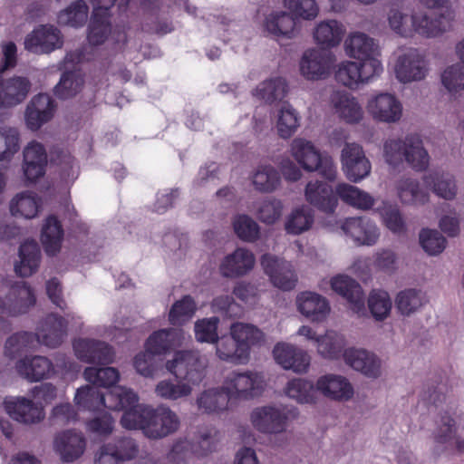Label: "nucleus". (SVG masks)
Returning <instances> with one entry per match:
<instances>
[{
    "label": "nucleus",
    "mask_w": 464,
    "mask_h": 464,
    "mask_svg": "<svg viewBox=\"0 0 464 464\" xmlns=\"http://www.w3.org/2000/svg\"><path fill=\"white\" fill-rule=\"evenodd\" d=\"M304 197L308 203L326 213L332 214L338 206L331 185L321 180H311L304 188Z\"/></svg>",
    "instance_id": "obj_33"
},
{
    "label": "nucleus",
    "mask_w": 464,
    "mask_h": 464,
    "mask_svg": "<svg viewBox=\"0 0 464 464\" xmlns=\"http://www.w3.org/2000/svg\"><path fill=\"white\" fill-rule=\"evenodd\" d=\"M343 51L349 58L383 72L382 48L379 42L368 34L350 32L343 41Z\"/></svg>",
    "instance_id": "obj_6"
},
{
    "label": "nucleus",
    "mask_w": 464,
    "mask_h": 464,
    "mask_svg": "<svg viewBox=\"0 0 464 464\" xmlns=\"http://www.w3.org/2000/svg\"><path fill=\"white\" fill-rule=\"evenodd\" d=\"M267 386L266 376L256 371L232 372L223 382V392L231 401H248L260 397Z\"/></svg>",
    "instance_id": "obj_5"
},
{
    "label": "nucleus",
    "mask_w": 464,
    "mask_h": 464,
    "mask_svg": "<svg viewBox=\"0 0 464 464\" xmlns=\"http://www.w3.org/2000/svg\"><path fill=\"white\" fill-rule=\"evenodd\" d=\"M229 330L232 338L238 343L248 360L251 348L261 346L266 342L264 332L252 324L236 322L229 326Z\"/></svg>",
    "instance_id": "obj_37"
},
{
    "label": "nucleus",
    "mask_w": 464,
    "mask_h": 464,
    "mask_svg": "<svg viewBox=\"0 0 464 464\" xmlns=\"http://www.w3.org/2000/svg\"><path fill=\"white\" fill-rule=\"evenodd\" d=\"M288 417L274 404L255 407L249 413L252 427L260 433L279 434L286 430Z\"/></svg>",
    "instance_id": "obj_12"
},
{
    "label": "nucleus",
    "mask_w": 464,
    "mask_h": 464,
    "mask_svg": "<svg viewBox=\"0 0 464 464\" xmlns=\"http://www.w3.org/2000/svg\"><path fill=\"white\" fill-rule=\"evenodd\" d=\"M32 287L25 282L13 285L5 300H0V318L3 315L16 316L27 313L35 304Z\"/></svg>",
    "instance_id": "obj_17"
},
{
    "label": "nucleus",
    "mask_w": 464,
    "mask_h": 464,
    "mask_svg": "<svg viewBox=\"0 0 464 464\" xmlns=\"http://www.w3.org/2000/svg\"><path fill=\"white\" fill-rule=\"evenodd\" d=\"M346 342L343 334L335 331H326L320 335L316 344L317 353L324 359L337 360L343 357Z\"/></svg>",
    "instance_id": "obj_52"
},
{
    "label": "nucleus",
    "mask_w": 464,
    "mask_h": 464,
    "mask_svg": "<svg viewBox=\"0 0 464 464\" xmlns=\"http://www.w3.org/2000/svg\"><path fill=\"white\" fill-rule=\"evenodd\" d=\"M208 361L198 351H178L165 362L166 370L175 379L165 378L154 387L157 398L178 401L188 398L206 375Z\"/></svg>",
    "instance_id": "obj_1"
},
{
    "label": "nucleus",
    "mask_w": 464,
    "mask_h": 464,
    "mask_svg": "<svg viewBox=\"0 0 464 464\" xmlns=\"http://www.w3.org/2000/svg\"><path fill=\"white\" fill-rule=\"evenodd\" d=\"M221 439L220 432L214 427L200 429L195 440H192L198 459L215 452L220 445Z\"/></svg>",
    "instance_id": "obj_54"
},
{
    "label": "nucleus",
    "mask_w": 464,
    "mask_h": 464,
    "mask_svg": "<svg viewBox=\"0 0 464 464\" xmlns=\"http://www.w3.org/2000/svg\"><path fill=\"white\" fill-rule=\"evenodd\" d=\"M382 72L355 60H343L336 65L334 77L340 84L357 89L360 85L372 82Z\"/></svg>",
    "instance_id": "obj_13"
},
{
    "label": "nucleus",
    "mask_w": 464,
    "mask_h": 464,
    "mask_svg": "<svg viewBox=\"0 0 464 464\" xmlns=\"http://www.w3.org/2000/svg\"><path fill=\"white\" fill-rule=\"evenodd\" d=\"M214 344L216 355L221 361L234 364H246L248 362L238 343L232 338L230 332L228 334L218 336Z\"/></svg>",
    "instance_id": "obj_50"
},
{
    "label": "nucleus",
    "mask_w": 464,
    "mask_h": 464,
    "mask_svg": "<svg viewBox=\"0 0 464 464\" xmlns=\"http://www.w3.org/2000/svg\"><path fill=\"white\" fill-rule=\"evenodd\" d=\"M382 157L385 163L393 169L406 162L415 171H423L430 164V155L421 138L413 133L386 139L382 144Z\"/></svg>",
    "instance_id": "obj_2"
},
{
    "label": "nucleus",
    "mask_w": 464,
    "mask_h": 464,
    "mask_svg": "<svg viewBox=\"0 0 464 464\" xmlns=\"http://www.w3.org/2000/svg\"><path fill=\"white\" fill-rule=\"evenodd\" d=\"M287 91L285 79L281 76H274L260 82L254 90L253 95L270 103L285 98Z\"/></svg>",
    "instance_id": "obj_51"
},
{
    "label": "nucleus",
    "mask_w": 464,
    "mask_h": 464,
    "mask_svg": "<svg viewBox=\"0 0 464 464\" xmlns=\"http://www.w3.org/2000/svg\"><path fill=\"white\" fill-rule=\"evenodd\" d=\"M367 304L372 317L379 322L387 319L392 312V301L388 292L381 289L371 291Z\"/></svg>",
    "instance_id": "obj_59"
},
{
    "label": "nucleus",
    "mask_w": 464,
    "mask_h": 464,
    "mask_svg": "<svg viewBox=\"0 0 464 464\" xmlns=\"http://www.w3.org/2000/svg\"><path fill=\"white\" fill-rule=\"evenodd\" d=\"M344 363L369 379H378L382 373V360L375 353L364 348L348 347L343 351Z\"/></svg>",
    "instance_id": "obj_14"
},
{
    "label": "nucleus",
    "mask_w": 464,
    "mask_h": 464,
    "mask_svg": "<svg viewBox=\"0 0 464 464\" xmlns=\"http://www.w3.org/2000/svg\"><path fill=\"white\" fill-rule=\"evenodd\" d=\"M250 181L254 188L261 193H271L280 185V174L270 164H260L251 173Z\"/></svg>",
    "instance_id": "obj_46"
},
{
    "label": "nucleus",
    "mask_w": 464,
    "mask_h": 464,
    "mask_svg": "<svg viewBox=\"0 0 464 464\" xmlns=\"http://www.w3.org/2000/svg\"><path fill=\"white\" fill-rule=\"evenodd\" d=\"M453 426V420L447 417L438 428L434 435L435 447L438 450H464V440L455 435Z\"/></svg>",
    "instance_id": "obj_57"
},
{
    "label": "nucleus",
    "mask_w": 464,
    "mask_h": 464,
    "mask_svg": "<svg viewBox=\"0 0 464 464\" xmlns=\"http://www.w3.org/2000/svg\"><path fill=\"white\" fill-rule=\"evenodd\" d=\"M111 14L92 13L91 22L88 27V42L92 45L104 44L110 35L118 44H124L127 42V35L123 30L111 31Z\"/></svg>",
    "instance_id": "obj_31"
},
{
    "label": "nucleus",
    "mask_w": 464,
    "mask_h": 464,
    "mask_svg": "<svg viewBox=\"0 0 464 464\" xmlns=\"http://www.w3.org/2000/svg\"><path fill=\"white\" fill-rule=\"evenodd\" d=\"M335 193L344 203L357 209L367 210L374 204V198L368 192L345 182L336 185Z\"/></svg>",
    "instance_id": "obj_49"
},
{
    "label": "nucleus",
    "mask_w": 464,
    "mask_h": 464,
    "mask_svg": "<svg viewBox=\"0 0 464 464\" xmlns=\"http://www.w3.org/2000/svg\"><path fill=\"white\" fill-rule=\"evenodd\" d=\"M396 193L402 204L423 205L429 200V193L424 190L420 182L410 177H403L396 183Z\"/></svg>",
    "instance_id": "obj_45"
},
{
    "label": "nucleus",
    "mask_w": 464,
    "mask_h": 464,
    "mask_svg": "<svg viewBox=\"0 0 464 464\" xmlns=\"http://www.w3.org/2000/svg\"><path fill=\"white\" fill-rule=\"evenodd\" d=\"M424 184L439 198L453 200L458 195V186L453 173L445 169H434L422 178Z\"/></svg>",
    "instance_id": "obj_35"
},
{
    "label": "nucleus",
    "mask_w": 464,
    "mask_h": 464,
    "mask_svg": "<svg viewBox=\"0 0 464 464\" xmlns=\"http://www.w3.org/2000/svg\"><path fill=\"white\" fill-rule=\"evenodd\" d=\"M394 303L398 313L403 316H411L423 306L425 297L420 290L404 289L397 294Z\"/></svg>",
    "instance_id": "obj_55"
},
{
    "label": "nucleus",
    "mask_w": 464,
    "mask_h": 464,
    "mask_svg": "<svg viewBox=\"0 0 464 464\" xmlns=\"http://www.w3.org/2000/svg\"><path fill=\"white\" fill-rule=\"evenodd\" d=\"M29 91V82L24 78L16 77L0 81V106L10 107L20 103Z\"/></svg>",
    "instance_id": "obj_48"
},
{
    "label": "nucleus",
    "mask_w": 464,
    "mask_h": 464,
    "mask_svg": "<svg viewBox=\"0 0 464 464\" xmlns=\"http://www.w3.org/2000/svg\"><path fill=\"white\" fill-rule=\"evenodd\" d=\"M301 116L289 103L282 104L275 115V127L278 136L284 140L291 138L299 129Z\"/></svg>",
    "instance_id": "obj_43"
},
{
    "label": "nucleus",
    "mask_w": 464,
    "mask_h": 464,
    "mask_svg": "<svg viewBox=\"0 0 464 464\" xmlns=\"http://www.w3.org/2000/svg\"><path fill=\"white\" fill-rule=\"evenodd\" d=\"M190 336L180 328H168L153 332L146 340L145 349L156 355L166 354L185 344Z\"/></svg>",
    "instance_id": "obj_27"
},
{
    "label": "nucleus",
    "mask_w": 464,
    "mask_h": 464,
    "mask_svg": "<svg viewBox=\"0 0 464 464\" xmlns=\"http://www.w3.org/2000/svg\"><path fill=\"white\" fill-rule=\"evenodd\" d=\"M327 284H330L334 292L350 303L351 309L354 313H364L363 292L362 286L354 279L346 275H336L329 281L323 280L319 285L320 289L326 290Z\"/></svg>",
    "instance_id": "obj_26"
},
{
    "label": "nucleus",
    "mask_w": 464,
    "mask_h": 464,
    "mask_svg": "<svg viewBox=\"0 0 464 464\" xmlns=\"http://www.w3.org/2000/svg\"><path fill=\"white\" fill-rule=\"evenodd\" d=\"M316 390L324 397L337 401L347 402L355 395L352 382L339 373H325L316 380Z\"/></svg>",
    "instance_id": "obj_20"
},
{
    "label": "nucleus",
    "mask_w": 464,
    "mask_h": 464,
    "mask_svg": "<svg viewBox=\"0 0 464 464\" xmlns=\"http://www.w3.org/2000/svg\"><path fill=\"white\" fill-rule=\"evenodd\" d=\"M23 155L22 168L26 180L34 182L43 177L47 165V153L44 146L33 140L24 147Z\"/></svg>",
    "instance_id": "obj_30"
},
{
    "label": "nucleus",
    "mask_w": 464,
    "mask_h": 464,
    "mask_svg": "<svg viewBox=\"0 0 464 464\" xmlns=\"http://www.w3.org/2000/svg\"><path fill=\"white\" fill-rule=\"evenodd\" d=\"M256 266V256L246 247H237L220 261L218 270L226 278H239L248 275Z\"/></svg>",
    "instance_id": "obj_24"
},
{
    "label": "nucleus",
    "mask_w": 464,
    "mask_h": 464,
    "mask_svg": "<svg viewBox=\"0 0 464 464\" xmlns=\"http://www.w3.org/2000/svg\"><path fill=\"white\" fill-rule=\"evenodd\" d=\"M63 44L60 31L53 25H41L28 34L25 48L34 53H47Z\"/></svg>",
    "instance_id": "obj_29"
},
{
    "label": "nucleus",
    "mask_w": 464,
    "mask_h": 464,
    "mask_svg": "<svg viewBox=\"0 0 464 464\" xmlns=\"http://www.w3.org/2000/svg\"><path fill=\"white\" fill-rule=\"evenodd\" d=\"M197 308L195 300L190 295H185L172 304L169 321L173 325H183L194 316Z\"/></svg>",
    "instance_id": "obj_61"
},
{
    "label": "nucleus",
    "mask_w": 464,
    "mask_h": 464,
    "mask_svg": "<svg viewBox=\"0 0 464 464\" xmlns=\"http://www.w3.org/2000/svg\"><path fill=\"white\" fill-rule=\"evenodd\" d=\"M125 406L119 411H124L121 419V426L126 430H139L144 435V427L151 415L152 406L139 403V396L133 402H127L124 398Z\"/></svg>",
    "instance_id": "obj_41"
},
{
    "label": "nucleus",
    "mask_w": 464,
    "mask_h": 464,
    "mask_svg": "<svg viewBox=\"0 0 464 464\" xmlns=\"http://www.w3.org/2000/svg\"><path fill=\"white\" fill-rule=\"evenodd\" d=\"M87 440L82 432L67 430L55 434L53 450L63 462L71 463L85 452Z\"/></svg>",
    "instance_id": "obj_19"
},
{
    "label": "nucleus",
    "mask_w": 464,
    "mask_h": 464,
    "mask_svg": "<svg viewBox=\"0 0 464 464\" xmlns=\"http://www.w3.org/2000/svg\"><path fill=\"white\" fill-rule=\"evenodd\" d=\"M282 2L295 21H313L320 14L316 0H283Z\"/></svg>",
    "instance_id": "obj_60"
},
{
    "label": "nucleus",
    "mask_w": 464,
    "mask_h": 464,
    "mask_svg": "<svg viewBox=\"0 0 464 464\" xmlns=\"http://www.w3.org/2000/svg\"><path fill=\"white\" fill-rule=\"evenodd\" d=\"M180 426L178 414L169 406L152 408L151 415L144 427V436L150 440H160L175 433Z\"/></svg>",
    "instance_id": "obj_16"
},
{
    "label": "nucleus",
    "mask_w": 464,
    "mask_h": 464,
    "mask_svg": "<svg viewBox=\"0 0 464 464\" xmlns=\"http://www.w3.org/2000/svg\"><path fill=\"white\" fill-rule=\"evenodd\" d=\"M3 405L5 412L20 423L35 424L45 416L43 406L24 396L6 397Z\"/></svg>",
    "instance_id": "obj_22"
},
{
    "label": "nucleus",
    "mask_w": 464,
    "mask_h": 464,
    "mask_svg": "<svg viewBox=\"0 0 464 464\" xmlns=\"http://www.w3.org/2000/svg\"><path fill=\"white\" fill-rule=\"evenodd\" d=\"M69 324L75 330H81L82 318L74 314H67L66 317L55 314H48L36 328L38 343L49 348L58 347L67 335Z\"/></svg>",
    "instance_id": "obj_7"
},
{
    "label": "nucleus",
    "mask_w": 464,
    "mask_h": 464,
    "mask_svg": "<svg viewBox=\"0 0 464 464\" xmlns=\"http://www.w3.org/2000/svg\"><path fill=\"white\" fill-rule=\"evenodd\" d=\"M396 79L401 83L420 82L429 73V63L417 49H407L398 54L393 65Z\"/></svg>",
    "instance_id": "obj_10"
},
{
    "label": "nucleus",
    "mask_w": 464,
    "mask_h": 464,
    "mask_svg": "<svg viewBox=\"0 0 464 464\" xmlns=\"http://www.w3.org/2000/svg\"><path fill=\"white\" fill-rule=\"evenodd\" d=\"M342 170L347 179L358 183L368 177L372 170L370 160L362 146L346 143L341 152Z\"/></svg>",
    "instance_id": "obj_15"
},
{
    "label": "nucleus",
    "mask_w": 464,
    "mask_h": 464,
    "mask_svg": "<svg viewBox=\"0 0 464 464\" xmlns=\"http://www.w3.org/2000/svg\"><path fill=\"white\" fill-rule=\"evenodd\" d=\"M273 357L283 369L295 373H306L311 363V357L304 350L295 344L280 342L273 348Z\"/></svg>",
    "instance_id": "obj_21"
},
{
    "label": "nucleus",
    "mask_w": 464,
    "mask_h": 464,
    "mask_svg": "<svg viewBox=\"0 0 464 464\" xmlns=\"http://www.w3.org/2000/svg\"><path fill=\"white\" fill-rule=\"evenodd\" d=\"M231 401L223 392V385L220 388H208L201 392L196 400L198 409L204 413H219L227 410L228 402Z\"/></svg>",
    "instance_id": "obj_47"
},
{
    "label": "nucleus",
    "mask_w": 464,
    "mask_h": 464,
    "mask_svg": "<svg viewBox=\"0 0 464 464\" xmlns=\"http://www.w3.org/2000/svg\"><path fill=\"white\" fill-rule=\"evenodd\" d=\"M262 25L269 35L276 39H293L298 34L296 21L288 11L270 12L266 15Z\"/></svg>",
    "instance_id": "obj_34"
},
{
    "label": "nucleus",
    "mask_w": 464,
    "mask_h": 464,
    "mask_svg": "<svg viewBox=\"0 0 464 464\" xmlns=\"http://www.w3.org/2000/svg\"><path fill=\"white\" fill-rule=\"evenodd\" d=\"M76 358L86 363L110 364L114 361V350L107 343L89 338H77L72 342Z\"/></svg>",
    "instance_id": "obj_18"
},
{
    "label": "nucleus",
    "mask_w": 464,
    "mask_h": 464,
    "mask_svg": "<svg viewBox=\"0 0 464 464\" xmlns=\"http://www.w3.org/2000/svg\"><path fill=\"white\" fill-rule=\"evenodd\" d=\"M295 304L296 310L312 323H324L331 313L327 298L315 292H300L295 296Z\"/></svg>",
    "instance_id": "obj_25"
},
{
    "label": "nucleus",
    "mask_w": 464,
    "mask_h": 464,
    "mask_svg": "<svg viewBox=\"0 0 464 464\" xmlns=\"http://www.w3.org/2000/svg\"><path fill=\"white\" fill-rule=\"evenodd\" d=\"M314 221L313 210L305 205L294 208L287 215L285 228L287 233L300 235L309 230Z\"/></svg>",
    "instance_id": "obj_53"
},
{
    "label": "nucleus",
    "mask_w": 464,
    "mask_h": 464,
    "mask_svg": "<svg viewBox=\"0 0 464 464\" xmlns=\"http://www.w3.org/2000/svg\"><path fill=\"white\" fill-rule=\"evenodd\" d=\"M284 394L299 404H314L317 402L316 382L305 378H293L283 390Z\"/></svg>",
    "instance_id": "obj_42"
},
{
    "label": "nucleus",
    "mask_w": 464,
    "mask_h": 464,
    "mask_svg": "<svg viewBox=\"0 0 464 464\" xmlns=\"http://www.w3.org/2000/svg\"><path fill=\"white\" fill-rule=\"evenodd\" d=\"M83 378L90 383L102 387H111V390L120 380V372L114 367L97 368L90 366L85 368Z\"/></svg>",
    "instance_id": "obj_62"
},
{
    "label": "nucleus",
    "mask_w": 464,
    "mask_h": 464,
    "mask_svg": "<svg viewBox=\"0 0 464 464\" xmlns=\"http://www.w3.org/2000/svg\"><path fill=\"white\" fill-rule=\"evenodd\" d=\"M89 14V6L84 0L72 2L57 16L60 24L71 27H82L85 24Z\"/></svg>",
    "instance_id": "obj_56"
},
{
    "label": "nucleus",
    "mask_w": 464,
    "mask_h": 464,
    "mask_svg": "<svg viewBox=\"0 0 464 464\" xmlns=\"http://www.w3.org/2000/svg\"><path fill=\"white\" fill-rule=\"evenodd\" d=\"M440 82L449 93L458 94L464 90V66L460 63L447 66L441 72Z\"/></svg>",
    "instance_id": "obj_64"
},
{
    "label": "nucleus",
    "mask_w": 464,
    "mask_h": 464,
    "mask_svg": "<svg viewBox=\"0 0 464 464\" xmlns=\"http://www.w3.org/2000/svg\"><path fill=\"white\" fill-rule=\"evenodd\" d=\"M336 116L348 124H356L364 118V111L356 97L345 92H334L330 98Z\"/></svg>",
    "instance_id": "obj_32"
},
{
    "label": "nucleus",
    "mask_w": 464,
    "mask_h": 464,
    "mask_svg": "<svg viewBox=\"0 0 464 464\" xmlns=\"http://www.w3.org/2000/svg\"><path fill=\"white\" fill-rule=\"evenodd\" d=\"M63 232L54 217H48L43 226L41 240L48 255L56 254L61 247Z\"/></svg>",
    "instance_id": "obj_58"
},
{
    "label": "nucleus",
    "mask_w": 464,
    "mask_h": 464,
    "mask_svg": "<svg viewBox=\"0 0 464 464\" xmlns=\"http://www.w3.org/2000/svg\"><path fill=\"white\" fill-rule=\"evenodd\" d=\"M366 111L377 123L395 124L403 116V105L401 100L389 92H378L371 94L366 102Z\"/></svg>",
    "instance_id": "obj_8"
},
{
    "label": "nucleus",
    "mask_w": 464,
    "mask_h": 464,
    "mask_svg": "<svg viewBox=\"0 0 464 464\" xmlns=\"http://www.w3.org/2000/svg\"><path fill=\"white\" fill-rule=\"evenodd\" d=\"M260 264L270 283L282 291L293 290L298 282V276L294 265L271 254L261 256Z\"/></svg>",
    "instance_id": "obj_11"
},
{
    "label": "nucleus",
    "mask_w": 464,
    "mask_h": 464,
    "mask_svg": "<svg viewBox=\"0 0 464 464\" xmlns=\"http://www.w3.org/2000/svg\"><path fill=\"white\" fill-rule=\"evenodd\" d=\"M15 369L24 379L30 382H37L77 371V365L63 353L55 355L54 363L46 356L25 355L16 362Z\"/></svg>",
    "instance_id": "obj_3"
},
{
    "label": "nucleus",
    "mask_w": 464,
    "mask_h": 464,
    "mask_svg": "<svg viewBox=\"0 0 464 464\" xmlns=\"http://www.w3.org/2000/svg\"><path fill=\"white\" fill-rule=\"evenodd\" d=\"M385 21L393 34L405 39L413 37L414 12L410 13L405 7L393 5L387 10Z\"/></svg>",
    "instance_id": "obj_39"
},
{
    "label": "nucleus",
    "mask_w": 464,
    "mask_h": 464,
    "mask_svg": "<svg viewBox=\"0 0 464 464\" xmlns=\"http://www.w3.org/2000/svg\"><path fill=\"white\" fill-rule=\"evenodd\" d=\"M345 26L335 19H326L317 23L312 31L314 42L326 49L337 47L345 34Z\"/></svg>",
    "instance_id": "obj_36"
},
{
    "label": "nucleus",
    "mask_w": 464,
    "mask_h": 464,
    "mask_svg": "<svg viewBox=\"0 0 464 464\" xmlns=\"http://www.w3.org/2000/svg\"><path fill=\"white\" fill-rule=\"evenodd\" d=\"M124 398L128 403L133 402L137 400V393L130 388L117 385L104 395L96 388L85 385L76 390L73 401L80 411H95L102 407L120 410L126 405Z\"/></svg>",
    "instance_id": "obj_4"
},
{
    "label": "nucleus",
    "mask_w": 464,
    "mask_h": 464,
    "mask_svg": "<svg viewBox=\"0 0 464 464\" xmlns=\"http://www.w3.org/2000/svg\"><path fill=\"white\" fill-rule=\"evenodd\" d=\"M41 198L34 192L17 193L9 203L10 213L14 217L26 219L34 218L41 209Z\"/></svg>",
    "instance_id": "obj_44"
},
{
    "label": "nucleus",
    "mask_w": 464,
    "mask_h": 464,
    "mask_svg": "<svg viewBox=\"0 0 464 464\" xmlns=\"http://www.w3.org/2000/svg\"><path fill=\"white\" fill-rule=\"evenodd\" d=\"M341 229L358 246H373L380 237L379 227L366 217L346 218L342 222Z\"/></svg>",
    "instance_id": "obj_23"
},
{
    "label": "nucleus",
    "mask_w": 464,
    "mask_h": 464,
    "mask_svg": "<svg viewBox=\"0 0 464 464\" xmlns=\"http://www.w3.org/2000/svg\"><path fill=\"white\" fill-rule=\"evenodd\" d=\"M54 111V102L48 94L40 93L34 96L24 112L26 127L33 131L38 130L53 119Z\"/></svg>",
    "instance_id": "obj_28"
},
{
    "label": "nucleus",
    "mask_w": 464,
    "mask_h": 464,
    "mask_svg": "<svg viewBox=\"0 0 464 464\" xmlns=\"http://www.w3.org/2000/svg\"><path fill=\"white\" fill-rule=\"evenodd\" d=\"M289 151L304 170L308 172L317 170L322 153L312 141L304 138H295L290 143Z\"/></svg>",
    "instance_id": "obj_38"
},
{
    "label": "nucleus",
    "mask_w": 464,
    "mask_h": 464,
    "mask_svg": "<svg viewBox=\"0 0 464 464\" xmlns=\"http://www.w3.org/2000/svg\"><path fill=\"white\" fill-rule=\"evenodd\" d=\"M335 63L334 53L316 47L308 48L299 61V72L307 81L325 80L331 75Z\"/></svg>",
    "instance_id": "obj_9"
},
{
    "label": "nucleus",
    "mask_w": 464,
    "mask_h": 464,
    "mask_svg": "<svg viewBox=\"0 0 464 464\" xmlns=\"http://www.w3.org/2000/svg\"><path fill=\"white\" fill-rule=\"evenodd\" d=\"M41 263V250L36 241L26 240L19 247L18 260L14 263L15 273L22 277L34 274Z\"/></svg>",
    "instance_id": "obj_40"
},
{
    "label": "nucleus",
    "mask_w": 464,
    "mask_h": 464,
    "mask_svg": "<svg viewBox=\"0 0 464 464\" xmlns=\"http://www.w3.org/2000/svg\"><path fill=\"white\" fill-rule=\"evenodd\" d=\"M168 459L172 463H191L198 459L193 440L187 437L177 439L168 453Z\"/></svg>",
    "instance_id": "obj_63"
}]
</instances>
